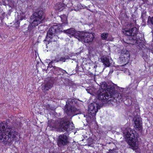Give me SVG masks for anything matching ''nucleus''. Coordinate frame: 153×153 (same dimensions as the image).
I'll list each match as a JSON object with an SVG mask.
<instances>
[{
	"instance_id": "obj_28",
	"label": "nucleus",
	"mask_w": 153,
	"mask_h": 153,
	"mask_svg": "<svg viewBox=\"0 0 153 153\" xmlns=\"http://www.w3.org/2000/svg\"><path fill=\"white\" fill-rule=\"evenodd\" d=\"M60 61H62L63 62H65V59L64 57H61L59 59Z\"/></svg>"
},
{
	"instance_id": "obj_21",
	"label": "nucleus",
	"mask_w": 153,
	"mask_h": 153,
	"mask_svg": "<svg viewBox=\"0 0 153 153\" xmlns=\"http://www.w3.org/2000/svg\"><path fill=\"white\" fill-rule=\"evenodd\" d=\"M108 33H102L101 35V39L103 40L106 39L108 37Z\"/></svg>"
},
{
	"instance_id": "obj_32",
	"label": "nucleus",
	"mask_w": 153,
	"mask_h": 153,
	"mask_svg": "<svg viewBox=\"0 0 153 153\" xmlns=\"http://www.w3.org/2000/svg\"><path fill=\"white\" fill-rule=\"evenodd\" d=\"M113 70H111V71H110L109 73V74L112 73H113Z\"/></svg>"
},
{
	"instance_id": "obj_19",
	"label": "nucleus",
	"mask_w": 153,
	"mask_h": 153,
	"mask_svg": "<svg viewBox=\"0 0 153 153\" xmlns=\"http://www.w3.org/2000/svg\"><path fill=\"white\" fill-rule=\"evenodd\" d=\"M52 86V83L50 82H48L45 84V89L46 90H48L51 89Z\"/></svg>"
},
{
	"instance_id": "obj_16",
	"label": "nucleus",
	"mask_w": 153,
	"mask_h": 153,
	"mask_svg": "<svg viewBox=\"0 0 153 153\" xmlns=\"http://www.w3.org/2000/svg\"><path fill=\"white\" fill-rule=\"evenodd\" d=\"M58 38L59 37L56 34L51 35V36H46V39H45L44 41L45 42L47 40L48 42L50 41L55 42L57 41Z\"/></svg>"
},
{
	"instance_id": "obj_12",
	"label": "nucleus",
	"mask_w": 153,
	"mask_h": 153,
	"mask_svg": "<svg viewBox=\"0 0 153 153\" xmlns=\"http://www.w3.org/2000/svg\"><path fill=\"white\" fill-rule=\"evenodd\" d=\"M130 56L129 51L124 49L121 51L120 58L121 61L126 62L129 60Z\"/></svg>"
},
{
	"instance_id": "obj_14",
	"label": "nucleus",
	"mask_w": 153,
	"mask_h": 153,
	"mask_svg": "<svg viewBox=\"0 0 153 153\" xmlns=\"http://www.w3.org/2000/svg\"><path fill=\"white\" fill-rule=\"evenodd\" d=\"M63 32L65 33L71 35L72 36H74L78 39L79 37V35H77L76 33L79 35L80 33V32H76L75 29L73 28H70L67 30H64Z\"/></svg>"
},
{
	"instance_id": "obj_1",
	"label": "nucleus",
	"mask_w": 153,
	"mask_h": 153,
	"mask_svg": "<svg viewBox=\"0 0 153 153\" xmlns=\"http://www.w3.org/2000/svg\"><path fill=\"white\" fill-rule=\"evenodd\" d=\"M101 89L98 90L97 94V97L103 101L106 102L109 100V96L112 97L114 101L117 102H121L123 100H126L125 102H128V105L132 104L131 100L129 99L130 97L127 96V94L122 95L118 93L115 90L114 86L111 85H107L105 82H102L100 83Z\"/></svg>"
},
{
	"instance_id": "obj_29",
	"label": "nucleus",
	"mask_w": 153,
	"mask_h": 153,
	"mask_svg": "<svg viewBox=\"0 0 153 153\" xmlns=\"http://www.w3.org/2000/svg\"><path fill=\"white\" fill-rule=\"evenodd\" d=\"M60 71L62 72L63 74H68V73L66 71H65V70H64L63 69H61Z\"/></svg>"
},
{
	"instance_id": "obj_2",
	"label": "nucleus",
	"mask_w": 153,
	"mask_h": 153,
	"mask_svg": "<svg viewBox=\"0 0 153 153\" xmlns=\"http://www.w3.org/2000/svg\"><path fill=\"white\" fill-rule=\"evenodd\" d=\"M7 122L0 123V142L5 144L9 143L17 135L14 127H8Z\"/></svg>"
},
{
	"instance_id": "obj_7",
	"label": "nucleus",
	"mask_w": 153,
	"mask_h": 153,
	"mask_svg": "<svg viewBox=\"0 0 153 153\" xmlns=\"http://www.w3.org/2000/svg\"><path fill=\"white\" fill-rule=\"evenodd\" d=\"M137 28L136 27H133L130 29L126 28L122 30V32L125 35L131 36L129 39L131 40V44L134 45H137L139 46L141 44H143L142 40L139 38H137L135 36L136 35Z\"/></svg>"
},
{
	"instance_id": "obj_26",
	"label": "nucleus",
	"mask_w": 153,
	"mask_h": 153,
	"mask_svg": "<svg viewBox=\"0 0 153 153\" xmlns=\"http://www.w3.org/2000/svg\"><path fill=\"white\" fill-rule=\"evenodd\" d=\"M51 66L53 67V69H54L56 71H60L61 69V68H59L57 67H56L55 66H53L52 65H51Z\"/></svg>"
},
{
	"instance_id": "obj_6",
	"label": "nucleus",
	"mask_w": 153,
	"mask_h": 153,
	"mask_svg": "<svg viewBox=\"0 0 153 153\" xmlns=\"http://www.w3.org/2000/svg\"><path fill=\"white\" fill-rule=\"evenodd\" d=\"M77 101L74 98H70L66 102V105L65 107V111L68 116L75 115L80 114L77 112L76 108L75 106L77 104Z\"/></svg>"
},
{
	"instance_id": "obj_31",
	"label": "nucleus",
	"mask_w": 153,
	"mask_h": 153,
	"mask_svg": "<svg viewBox=\"0 0 153 153\" xmlns=\"http://www.w3.org/2000/svg\"><path fill=\"white\" fill-rule=\"evenodd\" d=\"M46 109L47 110H48L50 109H51V108L50 107V105H47L46 106Z\"/></svg>"
},
{
	"instance_id": "obj_17",
	"label": "nucleus",
	"mask_w": 153,
	"mask_h": 153,
	"mask_svg": "<svg viewBox=\"0 0 153 153\" xmlns=\"http://www.w3.org/2000/svg\"><path fill=\"white\" fill-rule=\"evenodd\" d=\"M65 5L62 3L57 4L55 6V9L56 10L61 11L65 8Z\"/></svg>"
},
{
	"instance_id": "obj_8",
	"label": "nucleus",
	"mask_w": 153,
	"mask_h": 153,
	"mask_svg": "<svg viewBox=\"0 0 153 153\" xmlns=\"http://www.w3.org/2000/svg\"><path fill=\"white\" fill-rule=\"evenodd\" d=\"M99 105V104L95 102L92 103L88 105V114L85 115L84 114H82L80 111V114H81L82 117H85L87 120L90 121L95 116L96 113L97 111Z\"/></svg>"
},
{
	"instance_id": "obj_20",
	"label": "nucleus",
	"mask_w": 153,
	"mask_h": 153,
	"mask_svg": "<svg viewBox=\"0 0 153 153\" xmlns=\"http://www.w3.org/2000/svg\"><path fill=\"white\" fill-rule=\"evenodd\" d=\"M141 18L142 19L143 22H144L146 19L147 17L146 16V12L143 11L142 12L141 16Z\"/></svg>"
},
{
	"instance_id": "obj_11",
	"label": "nucleus",
	"mask_w": 153,
	"mask_h": 153,
	"mask_svg": "<svg viewBox=\"0 0 153 153\" xmlns=\"http://www.w3.org/2000/svg\"><path fill=\"white\" fill-rule=\"evenodd\" d=\"M62 27L57 25H55L50 28L47 34V36H51V35L55 34L60 31L62 32L61 29Z\"/></svg>"
},
{
	"instance_id": "obj_23",
	"label": "nucleus",
	"mask_w": 153,
	"mask_h": 153,
	"mask_svg": "<svg viewBox=\"0 0 153 153\" xmlns=\"http://www.w3.org/2000/svg\"><path fill=\"white\" fill-rule=\"evenodd\" d=\"M60 61L59 59L58 58H55L54 60H52L49 64V66L51 65L52 64L55 62H58Z\"/></svg>"
},
{
	"instance_id": "obj_3",
	"label": "nucleus",
	"mask_w": 153,
	"mask_h": 153,
	"mask_svg": "<svg viewBox=\"0 0 153 153\" xmlns=\"http://www.w3.org/2000/svg\"><path fill=\"white\" fill-rule=\"evenodd\" d=\"M44 12L42 10H40L33 14L30 16V25L28 26L27 32L29 34L33 33L35 27L42 22L45 18Z\"/></svg>"
},
{
	"instance_id": "obj_13",
	"label": "nucleus",
	"mask_w": 153,
	"mask_h": 153,
	"mask_svg": "<svg viewBox=\"0 0 153 153\" xmlns=\"http://www.w3.org/2000/svg\"><path fill=\"white\" fill-rule=\"evenodd\" d=\"M133 120L134 124V127L138 128L139 130L141 129L142 126L141 118L137 114L133 118Z\"/></svg>"
},
{
	"instance_id": "obj_5",
	"label": "nucleus",
	"mask_w": 153,
	"mask_h": 153,
	"mask_svg": "<svg viewBox=\"0 0 153 153\" xmlns=\"http://www.w3.org/2000/svg\"><path fill=\"white\" fill-rule=\"evenodd\" d=\"M56 127L58 131L69 132L74 128L72 122H71L68 118H63L58 120Z\"/></svg>"
},
{
	"instance_id": "obj_35",
	"label": "nucleus",
	"mask_w": 153,
	"mask_h": 153,
	"mask_svg": "<svg viewBox=\"0 0 153 153\" xmlns=\"http://www.w3.org/2000/svg\"><path fill=\"white\" fill-rule=\"evenodd\" d=\"M22 19H20V20H22Z\"/></svg>"
},
{
	"instance_id": "obj_22",
	"label": "nucleus",
	"mask_w": 153,
	"mask_h": 153,
	"mask_svg": "<svg viewBox=\"0 0 153 153\" xmlns=\"http://www.w3.org/2000/svg\"><path fill=\"white\" fill-rule=\"evenodd\" d=\"M109 100H108V101H106V102L103 101H102V100H99V99L98 98V99L99 100H101V101L102 102V103H103V102H104L105 103L107 102H108L109 101H110V102L113 101L114 102H117V103L120 102H116V101H114V99L112 97H111V96H109Z\"/></svg>"
},
{
	"instance_id": "obj_27",
	"label": "nucleus",
	"mask_w": 153,
	"mask_h": 153,
	"mask_svg": "<svg viewBox=\"0 0 153 153\" xmlns=\"http://www.w3.org/2000/svg\"><path fill=\"white\" fill-rule=\"evenodd\" d=\"M64 83H65L67 85H69L70 80L66 78L64 79Z\"/></svg>"
},
{
	"instance_id": "obj_34",
	"label": "nucleus",
	"mask_w": 153,
	"mask_h": 153,
	"mask_svg": "<svg viewBox=\"0 0 153 153\" xmlns=\"http://www.w3.org/2000/svg\"><path fill=\"white\" fill-rule=\"evenodd\" d=\"M137 34H137L136 33V35L135 36H137Z\"/></svg>"
},
{
	"instance_id": "obj_33",
	"label": "nucleus",
	"mask_w": 153,
	"mask_h": 153,
	"mask_svg": "<svg viewBox=\"0 0 153 153\" xmlns=\"http://www.w3.org/2000/svg\"><path fill=\"white\" fill-rule=\"evenodd\" d=\"M144 2H146L147 1V0H142Z\"/></svg>"
},
{
	"instance_id": "obj_4",
	"label": "nucleus",
	"mask_w": 153,
	"mask_h": 153,
	"mask_svg": "<svg viewBox=\"0 0 153 153\" xmlns=\"http://www.w3.org/2000/svg\"><path fill=\"white\" fill-rule=\"evenodd\" d=\"M126 141L132 149L137 148V138L138 134L134 130L127 128L124 133Z\"/></svg>"
},
{
	"instance_id": "obj_10",
	"label": "nucleus",
	"mask_w": 153,
	"mask_h": 153,
	"mask_svg": "<svg viewBox=\"0 0 153 153\" xmlns=\"http://www.w3.org/2000/svg\"><path fill=\"white\" fill-rule=\"evenodd\" d=\"M69 143L68 138L64 134L59 136L57 139V145L59 147H62Z\"/></svg>"
},
{
	"instance_id": "obj_24",
	"label": "nucleus",
	"mask_w": 153,
	"mask_h": 153,
	"mask_svg": "<svg viewBox=\"0 0 153 153\" xmlns=\"http://www.w3.org/2000/svg\"><path fill=\"white\" fill-rule=\"evenodd\" d=\"M117 149H110L107 153H117Z\"/></svg>"
},
{
	"instance_id": "obj_30",
	"label": "nucleus",
	"mask_w": 153,
	"mask_h": 153,
	"mask_svg": "<svg viewBox=\"0 0 153 153\" xmlns=\"http://www.w3.org/2000/svg\"><path fill=\"white\" fill-rule=\"evenodd\" d=\"M91 140H92V139L91 138H89L87 140V141L88 142V143L91 144L92 143V141L91 142H90Z\"/></svg>"
},
{
	"instance_id": "obj_18",
	"label": "nucleus",
	"mask_w": 153,
	"mask_h": 153,
	"mask_svg": "<svg viewBox=\"0 0 153 153\" xmlns=\"http://www.w3.org/2000/svg\"><path fill=\"white\" fill-rule=\"evenodd\" d=\"M60 17L62 22H63L62 24V26H63L68 24V23L67 22V18L65 15H61Z\"/></svg>"
},
{
	"instance_id": "obj_9",
	"label": "nucleus",
	"mask_w": 153,
	"mask_h": 153,
	"mask_svg": "<svg viewBox=\"0 0 153 153\" xmlns=\"http://www.w3.org/2000/svg\"><path fill=\"white\" fill-rule=\"evenodd\" d=\"M76 34L79 35L77 33ZM95 35L94 33L80 32L78 39L79 41H82L85 42L91 43L94 39Z\"/></svg>"
},
{
	"instance_id": "obj_15",
	"label": "nucleus",
	"mask_w": 153,
	"mask_h": 153,
	"mask_svg": "<svg viewBox=\"0 0 153 153\" xmlns=\"http://www.w3.org/2000/svg\"><path fill=\"white\" fill-rule=\"evenodd\" d=\"M101 60L102 62L106 67H109L110 66L112 61L111 59H109V57H108L106 56L102 57L101 58Z\"/></svg>"
},
{
	"instance_id": "obj_25",
	"label": "nucleus",
	"mask_w": 153,
	"mask_h": 153,
	"mask_svg": "<svg viewBox=\"0 0 153 153\" xmlns=\"http://www.w3.org/2000/svg\"><path fill=\"white\" fill-rule=\"evenodd\" d=\"M150 22L153 25V16L152 17H151L149 16L148 17V22Z\"/></svg>"
}]
</instances>
